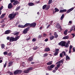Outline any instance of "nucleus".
<instances>
[{
	"label": "nucleus",
	"instance_id": "5fc2aeb1",
	"mask_svg": "<svg viewBox=\"0 0 75 75\" xmlns=\"http://www.w3.org/2000/svg\"><path fill=\"white\" fill-rule=\"evenodd\" d=\"M6 64H7V62H5V64L4 65V68H6Z\"/></svg>",
	"mask_w": 75,
	"mask_h": 75
},
{
	"label": "nucleus",
	"instance_id": "6e6552de",
	"mask_svg": "<svg viewBox=\"0 0 75 75\" xmlns=\"http://www.w3.org/2000/svg\"><path fill=\"white\" fill-rule=\"evenodd\" d=\"M74 9V8H71L69 9L67 11V13H70L71 11H72Z\"/></svg>",
	"mask_w": 75,
	"mask_h": 75
},
{
	"label": "nucleus",
	"instance_id": "e433bc0d",
	"mask_svg": "<svg viewBox=\"0 0 75 75\" xmlns=\"http://www.w3.org/2000/svg\"><path fill=\"white\" fill-rule=\"evenodd\" d=\"M64 17V14H63L60 18L61 20H62Z\"/></svg>",
	"mask_w": 75,
	"mask_h": 75
},
{
	"label": "nucleus",
	"instance_id": "ddd939ff",
	"mask_svg": "<svg viewBox=\"0 0 75 75\" xmlns=\"http://www.w3.org/2000/svg\"><path fill=\"white\" fill-rule=\"evenodd\" d=\"M53 62L52 61L49 62L48 63H47V65H52V64Z\"/></svg>",
	"mask_w": 75,
	"mask_h": 75
},
{
	"label": "nucleus",
	"instance_id": "864d4df0",
	"mask_svg": "<svg viewBox=\"0 0 75 75\" xmlns=\"http://www.w3.org/2000/svg\"><path fill=\"white\" fill-rule=\"evenodd\" d=\"M3 8V6H1V7L0 8V11H1Z\"/></svg>",
	"mask_w": 75,
	"mask_h": 75
},
{
	"label": "nucleus",
	"instance_id": "a18cd8bd",
	"mask_svg": "<svg viewBox=\"0 0 75 75\" xmlns=\"http://www.w3.org/2000/svg\"><path fill=\"white\" fill-rule=\"evenodd\" d=\"M19 34V32H18L17 33H15V34H14V35H18Z\"/></svg>",
	"mask_w": 75,
	"mask_h": 75
},
{
	"label": "nucleus",
	"instance_id": "0e129e2a",
	"mask_svg": "<svg viewBox=\"0 0 75 75\" xmlns=\"http://www.w3.org/2000/svg\"><path fill=\"white\" fill-rule=\"evenodd\" d=\"M10 37L8 36L7 37L6 39L8 40H10Z\"/></svg>",
	"mask_w": 75,
	"mask_h": 75
},
{
	"label": "nucleus",
	"instance_id": "f8f14e48",
	"mask_svg": "<svg viewBox=\"0 0 75 75\" xmlns=\"http://www.w3.org/2000/svg\"><path fill=\"white\" fill-rule=\"evenodd\" d=\"M33 60V57H31L28 59V62H30Z\"/></svg>",
	"mask_w": 75,
	"mask_h": 75
},
{
	"label": "nucleus",
	"instance_id": "f704fd0d",
	"mask_svg": "<svg viewBox=\"0 0 75 75\" xmlns=\"http://www.w3.org/2000/svg\"><path fill=\"white\" fill-rule=\"evenodd\" d=\"M60 64H58L57 65V67H55V68H57V69H58V68L60 67Z\"/></svg>",
	"mask_w": 75,
	"mask_h": 75
},
{
	"label": "nucleus",
	"instance_id": "c03bdc74",
	"mask_svg": "<svg viewBox=\"0 0 75 75\" xmlns=\"http://www.w3.org/2000/svg\"><path fill=\"white\" fill-rule=\"evenodd\" d=\"M12 53H11V52H10L8 53L7 55H8V56H11V55H12Z\"/></svg>",
	"mask_w": 75,
	"mask_h": 75
},
{
	"label": "nucleus",
	"instance_id": "69168bd1",
	"mask_svg": "<svg viewBox=\"0 0 75 75\" xmlns=\"http://www.w3.org/2000/svg\"><path fill=\"white\" fill-rule=\"evenodd\" d=\"M40 1H39L38 2H36L35 3L36 4H38V3H40Z\"/></svg>",
	"mask_w": 75,
	"mask_h": 75
},
{
	"label": "nucleus",
	"instance_id": "c9c22d12",
	"mask_svg": "<svg viewBox=\"0 0 75 75\" xmlns=\"http://www.w3.org/2000/svg\"><path fill=\"white\" fill-rule=\"evenodd\" d=\"M54 38V36L53 35H52L50 37V39L51 40H52Z\"/></svg>",
	"mask_w": 75,
	"mask_h": 75
},
{
	"label": "nucleus",
	"instance_id": "f3484780",
	"mask_svg": "<svg viewBox=\"0 0 75 75\" xmlns=\"http://www.w3.org/2000/svg\"><path fill=\"white\" fill-rule=\"evenodd\" d=\"M64 34L65 35H67L68 34V30L67 29L65 30L64 32Z\"/></svg>",
	"mask_w": 75,
	"mask_h": 75
},
{
	"label": "nucleus",
	"instance_id": "412c9836",
	"mask_svg": "<svg viewBox=\"0 0 75 75\" xmlns=\"http://www.w3.org/2000/svg\"><path fill=\"white\" fill-rule=\"evenodd\" d=\"M34 4V3L33 2H30L28 4V5L29 6H33Z\"/></svg>",
	"mask_w": 75,
	"mask_h": 75
},
{
	"label": "nucleus",
	"instance_id": "a878e982",
	"mask_svg": "<svg viewBox=\"0 0 75 75\" xmlns=\"http://www.w3.org/2000/svg\"><path fill=\"white\" fill-rule=\"evenodd\" d=\"M62 54L63 56H67V54H66V53H65V52L63 51L62 52Z\"/></svg>",
	"mask_w": 75,
	"mask_h": 75
},
{
	"label": "nucleus",
	"instance_id": "09e8293b",
	"mask_svg": "<svg viewBox=\"0 0 75 75\" xmlns=\"http://www.w3.org/2000/svg\"><path fill=\"white\" fill-rule=\"evenodd\" d=\"M30 39H31V38L29 37V38H26V40H27V41H28V40H30Z\"/></svg>",
	"mask_w": 75,
	"mask_h": 75
},
{
	"label": "nucleus",
	"instance_id": "9b49d317",
	"mask_svg": "<svg viewBox=\"0 0 75 75\" xmlns=\"http://www.w3.org/2000/svg\"><path fill=\"white\" fill-rule=\"evenodd\" d=\"M10 33V30H8L5 32L4 34H8Z\"/></svg>",
	"mask_w": 75,
	"mask_h": 75
},
{
	"label": "nucleus",
	"instance_id": "e2e57ef3",
	"mask_svg": "<svg viewBox=\"0 0 75 75\" xmlns=\"http://www.w3.org/2000/svg\"><path fill=\"white\" fill-rule=\"evenodd\" d=\"M59 28L60 29V31H62V28H61V26L59 27Z\"/></svg>",
	"mask_w": 75,
	"mask_h": 75
},
{
	"label": "nucleus",
	"instance_id": "1a4fd4ad",
	"mask_svg": "<svg viewBox=\"0 0 75 75\" xmlns=\"http://www.w3.org/2000/svg\"><path fill=\"white\" fill-rule=\"evenodd\" d=\"M20 38V36L16 35V36L15 38V41H17V40H18Z\"/></svg>",
	"mask_w": 75,
	"mask_h": 75
},
{
	"label": "nucleus",
	"instance_id": "79ce46f5",
	"mask_svg": "<svg viewBox=\"0 0 75 75\" xmlns=\"http://www.w3.org/2000/svg\"><path fill=\"white\" fill-rule=\"evenodd\" d=\"M18 70V74H20V73H21L22 72V71L21 70Z\"/></svg>",
	"mask_w": 75,
	"mask_h": 75
},
{
	"label": "nucleus",
	"instance_id": "c85d7f7f",
	"mask_svg": "<svg viewBox=\"0 0 75 75\" xmlns=\"http://www.w3.org/2000/svg\"><path fill=\"white\" fill-rule=\"evenodd\" d=\"M6 15V13H4V14H2V15L0 16L1 18H3V17H4V16Z\"/></svg>",
	"mask_w": 75,
	"mask_h": 75
},
{
	"label": "nucleus",
	"instance_id": "20e7f679",
	"mask_svg": "<svg viewBox=\"0 0 75 75\" xmlns=\"http://www.w3.org/2000/svg\"><path fill=\"white\" fill-rule=\"evenodd\" d=\"M59 49H55V52L54 53V56H57V55H58V53H59Z\"/></svg>",
	"mask_w": 75,
	"mask_h": 75
},
{
	"label": "nucleus",
	"instance_id": "b1692460",
	"mask_svg": "<svg viewBox=\"0 0 75 75\" xmlns=\"http://www.w3.org/2000/svg\"><path fill=\"white\" fill-rule=\"evenodd\" d=\"M12 64H13V62H9V63H8V67H10V66H11V65H12Z\"/></svg>",
	"mask_w": 75,
	"mask_h": 75
},
{
	"label": "nucleus",
	"instance_id": "680f3d73",
	"mask_svg": "<svg viewBox=\"0 0 75 75\" xmlns=\"http://www.w3.org/2000/svg\"><path fill=\"white\" fill-rule=\"evenodd\" d=\"M48 41V38H46L45 40V42H47V41Z\"/></svg>",
	"mask_w": 75,
	"mask_h": 75
},
{
	"label": "nucleus",
	"instance_id": "aec40b11",
	"mask_svg": "<svg viewBox=\"0 0 75 75\" xmlns=\"http://www.w3.org/2000/svg\"><path fill=\"white\" fill-rule=\"evenodd\" d=\"M60 26V25L59 24V23H57L56 25V28H58H58H59V27Z\"/></svg>",
	"mask_w": 75,
	"mask_h": 75
},
{
	"label": "nucleus",
	"instance_id": "5701e85b",
	"mask_svg": "<svg viewBox=\"0 0 75 75\" xmlns=\"http://www.w3.org/2000/svg\"><path fill=\"white\" fill-rule=\"evenodd\" d=\"M70 59V57H69L68 55H67L66 57V60L68 61V60H69Z\"/></svg>",
	"mask_w": 75,
	"mask_h": 75
},
{
	"label": "nucleus",
	"instance_id": "052dcab7",
	"mask_svg": "<svg viewBox=\"0 0 75 75\" xmlns=\"http://www.w3.org/2000/svg\"><path fill=\"white\" fill-rule=\"evenodd\" d=\"M43 35L44 36V37H46V36H47V34L45 33H44L43 34Z\"/></svg>",
	"mask_w": 75,
	"mask_h": 75
},
{
	"label": "nucleus",
	"instance_id": "393cba45",
	"mask_svg": "<svg viewBox=\"0 0 75 75\" xmlns=\"http://www.w3.org/2000/svg\"><path fill=\"white\" fill-rule=\"evenodd\" d=\"M18 70H16L15 71L13 72V74L14 75H17V74H18Z\"/></svg>",
	"mask_w": 75,
	"mask_h": 75
},
{
	"label": "nucleus",
	"instance_id": "c756f323",
	"mask_svg": "<svg viewBox=\"0 0 75 75\" xmlns=\"http://www.w3.org/2000/svg\"><path fill=\"white\" fill-rule=\"evenodd\" d=\"M54 10H55V13H56V12H58V11H59V10L57 8H55Z\"/></svg>",
	"mask_w": 75,
	"mask_h": 75
},
{
	"label": "nucleus",
	"instance_id": "a211bd4d",
	"mask_svg": "<svg viewBox=\"0 0 75 75\" xmlns=\"http://www.w3.org/2000/svg\"><path fill=\"white\" fill-rule=\"evenodd\" d=\"M54 35V38H58V35L57 34V32H55Z\"/></svg>",
	"mask_w": 75,
	"mask_h": 75
},
{
	"label": "nucleus",
	"instance_id": "f257e3e1",
	"mask_svg": "<svg viewBox=\"0 0 75 75\" xmlns=\"http://www.w3.org/2000/svg\"><path fill=\"white\" fill-rule=\"evenodd\" d=\"M18 14V12H15L14 13V12H13L11 14H9L8 16L9 18H10V20H13L14 18L16 17V16H17Z\"/></svg>",
	"mask_w": 75,
	"mask_h": 75
},
{
	"label": "nucleus",
	"instance_id": "37998d69",
	"mask_svg": "<svg viewBox=\"0 0 75 75\" xmlns=\"http://www.w3.org/2000/svg\"><path fill=\"white\" fill-rule=\"evenodd\" d=\"M5 47V45H4V44H2L1 45V48H2V49H3L4 48V47Z\"/></svg>",
	"mask_w": 75,
	"mask_h": 75
},
{
	"label": "nucleus",
	"instance_id": "cd10ccee",
	"mask_svg": "<svg viewBox=\"0 0 75 75\" xmlns=\"http://www.w3.org/2000/svg\"><path fill=\"white\" fill-rule=\"evenodd\" d=\"M28 32H27V30L24 29V30L23 31V34H26Z\"/></svg>",
	"mask_w": 75,
	"mask_h": 75
},
{
	"label": "nucleus",
	"instance_id": "4c0bfd02",
	"mask_svg": "<svg viewBox=\"0 0 75 75\" xmlns=\"http://www.w3.org/2000/svg\"><path fill=\"white\" fill-rule=\"evenodd\" d=\"M66 48H68L69 47V44L67 43L66 45H65V46H64Z\"/></svg>",
	"mask_w": 75,
	"mask_h": 75
},
{
	"label": "nucleus",
	"instance_id": "bb28decb",
	"mask_svg": "<svg viewBox=\"0 0 75 75\" xmlns=\"http://www.w3.org/2000/svg\"><path fill=\"white\" fill-rule=\"evenodd\" d=\"M14 3L16 4L17 5L18 4H19L20 2L18 1H14Z\"/></svg>",
	"mask_w": 75,
	"mask_h": 75
},
{
	"label": "nucleus",
	"instance_id": "423d86ee",
	"mask_svg": "<svg viewBox=\"0 0 75 75\" xmlns=\"http://www.w3.org/2000/svg\"><path fill=\"white\" fill-rule=\"evenodd\" d=\"M9 41L10 42H13L14 41H16V40H15V38H14L13 37H10Z\"/></svg>",
	"mask_w": 75,
	"mask_h": 75
},
{
	"label": "nucleus",
	"instance_id": "2eb2a0df",
	"mask_svg": "<svg viewBox=\"0 0 75 75\" xmlns=\"http://www.w3.org/2000/svg\"><path fill=\"white\" fill-rule=\"evenodd\" d=\"M67 9H63L60 10L59 13H64V12H66Z\"/></svg>",
	"mask_w": 75,
	"mask_h": 75
},
{
	"label": "nucleus",
	"instance_id": "338daca9",
	"mask_svg": "<svg viewBox=\"0 0 75 75\" xmlns=\"http://www.w3.org/2000/svg\"><path fill=\"white\" fill-rule=\"evenodd\" d=\"M71 35H73V37H75V34H74V33H72L71 34Z\"/></svg>",
	"mask_w": 75,
	"mask_h": 75
},
{
	"label": "nucleus",
	"instance_id": "72a5a7b5",
	"mask_svg": "<svg viewBox=\"0 0 75 75\" xmlns=\"http://www.w3.org/2000/svg\"><path fill=\"white\" fill-rule=\"evenodd\" d=\"M47 5H45L42 6V9L43 10H44V9H45L46 8V7H47Z\"/></svg>",
	"mask_w": 75,
	"mask_h": 75
},
{
	"label": "nucleus",
	"instance_id": "4d7b16f0",
	"mask_svg": "<svg viewBox=\"0 0 75 75\" xmlns=\"http://www.w3.org/2000/svg\"><path fill=\"white\" fill-rule=\"evenodd\" d=\"M63 55H62V53H61L60 54V57H61L62 58V57L63 56Z\"/></svg>",
	"mask_w": 75,
	"mask_h": 75
},
{
	"label": "nucleus",
	"instance_id": "7c9ffc66",
	"mask_svg": "<svg viewBox=\"0 0 75 75\" xmlns=\"http://www.w3.org/2000/svg\"><path fill=\"white\" fill-rule=\"evenodd\" d=\"M18 27H20V28H24V25H18Z\"/></svg>",
	"mask_w": 75,
	"mask_h": 75
},
{
	"label": "nucleus",
	"instance_id": "39448f33",
	"mask_svg": "<svg viewBox=\"0 0 75 75\" xmlns=\"http://www.w3.org/2000/svg\"><path fill=\"white\" fill-rule=\"evenodd\" d=\"M36 25H37V23L35 22L32 23H30V27H33L34 28L36 26Z\"/></svg>",
	"mask_w": 75,
	"mask_h": 75
},
{
	"label": "nucleus",
	"instance_id": "49530a36",
	"mask_svg": "<svg viewBox=\"0 0 75 75\" xmlns=\"http://www.w3.org/2000/svg\"><path fill=\"white\" fill-rule=\"evenodd\" d=\"M8 74H9L10 75H13V73H12L10 71H8Z\"/></svg>",
	"mask_w": 75,
	"mask_h": 75
},
{
	"label": "nucleus",
	"instance_id": "6ab92c4d",
	"mask_svg": "<svg viewBox=\"0 0 75 75\" xmlns=\"http://www.w3.org/2000/svg\"><path fill=\"white\" fill-rule=\"evenodd\" d=\"M50 49L49 47L46 48L45 50V51H50Z\"/></svg>",
	"mask_w": 75,
	"mask_h": 75
},
{
	"label": "nucleus",
	"instance_id": "774afa93",
	"mask_svg": "<svg viewBox=\"0 0 75 75\" xmlns=\"http://www.w3.org/2000/svg\"><path fill=\"white\" fill-rule=\"evenodd\" d=\"M73 52H75V47H74L73 48Z\"/></svg>",
	"mask_w": 75,
	"mask_h": 75
},
{
	"label": "nucleus",
	"instance_id": "4468645a",
	"mask_svg": "<svg viewBox=\"0 0 75 75\" xmlns=\"http://www.w3.org/2000/svg\"><path fill=\"white\" fill-rule=\"evenodd\" d=\"M28 26H30V23H27L24 25V28L25 27H27Z\"/></svg>",
	"mask_w": 75,
	"mask_h": 75
},
{
	"label": "nucleus",
	"instance_id": "de8ad7c7",
	"mask_svg": "<svg viewBox=\"0 0 75 75\" xmlns=\"http://www.w3.org/2000/svg\"><path fill=\"white\" fill-rule=\"evenodd\" d=\"M51 2H52V0H49L48 2L49 4H50Z\"/></svg>",
	"mask_w": 75,
	"mask_h": 75
},
{
	"label": "nucleus",
	"instance_id": "ea45409f",
	"mask_svg": "<svg viewBox=\"0 0 75 75\" xmlns=\"http://www.w3.org/2000/svg\"><path fill=\"white\" fill-rule=\"evenodd\" d=\"M20 8V6L17 7L15 9L16 11H17V10H18Z\"/></svg>",
	"mask_w": 75,
	"mask_h": 75
},
{
	"label": "nucleus",
	"instance_id": "bf43d9fd",
	"mask_svg": "<svg viewBox=\"0 0 75 75\" xmlns=\"http://www.w3.org/2000/svg\"><path fill=\"white\" fill-rule=\"evenodd\" d=\"M16 0H10L11 3H13V2H14Z\"/></svg>",
	"mask_w": 75,
	"mask_h": 75
},
{
	"label": "nucleus",
	"instance_id": "0eeeda50",
	"mask_svg": "<svg viewBox=\"0 0 75 75\" xmlns=\"http://www.w3.org/2000/svg\"><path fill=\"white\" fill-rule=\"evenodd\" d=\"M64 61V59H62L61 60L59 61L58 62H57L56 64H61V63H62Z\"/></svg>",
	"mask_w": 75,
	"mask_h": 75
},
{
	"label": "nucleus",
	"instance_id": "8fccbe9b",
	"mask_svg": "<svg viewBox=\"0 0 75 75\" xmlns=\"http://www.w3.org/2000/svg\"><path fill=\"white\" fill-rule=\"evenodd\" d=\"M48 56V54L45 53L44 54V57H47Z\"/></svg>",
	"mask_w": 75,
	"mask_h": 75
},
{
	"label": "nucleus",
	"instance_id": "13d9d810",
	"mask_svg": "<svg viewBox=\"0 0 75 75\" xmlns=\"http://www.w3.org/2000/svg\"><path fill=\"white\" fill-rule=\"evenodd\" d=\"M73 46H72V45H71L69 46V49L70 50H71Z\"/></svg>",
	"mask_w": 75,
	"mask_h": 75
},
{
	"label": "nucleus",
	"instance_id": "473e14b6",
	"mask_svg": "<svg viewBox=\"0 0 75 75\" xmlns=\"http://www.w3.org/2000/svg\"><path fill=\"white\" fill-rule=\"evenodd\" d=\"M38 49V47L37 46H35L33 47V49L35 50H37Z\"/></svg>",
	"mask_w": 75,
	"mask_h": 75
},
{
	"label": "nucleus",
	"instance_id": "f03ea898",
	"mask_svg": "<svg viewBox=\"0 0 75 75\" xmlns=\"http://www.w3.org/2000/svg\"><path fill=\"white\" fill-rule=\"evenodd\" d=\"M55 67L54 64H52L50 66H48L47 67V69L48 71H52V68H54Z\"/></svg>",
	"mask_w": 75,
	"mask_h": 75
},
{
	"label": "nucleus",
	"instance_id": "603ef678",
	"mask_svg": "<svg viewBox=\"0 0 75 75\" xmlns=\"http://www.w3.org/2000/svg\"><path fill=\"white\" fill-rule=\"evenodd\" d=\"M36 39L35 38H33L32 39V41L33 42H35V41H36Z\"/></svg>",
	"mask_w": 75,
	"mask_h": 75
},
{
	"label": "nucleus",
	"instance_id": "4be33fe9",
	"mask_svg": "<svg viewBox=\"0 0 75 75\" xmlns=\"http://www.w3.org/2000/svg\"><path fill=\"white\" fill-rule=\"evenodd\" d=\"M68 38H69V36L68 35L66 36H64L63 38V40H65L66 39H68Z\"/></svg>",
	"mask_w": 75,
	"mask_h": 75
},
{
	"label": "nucleus",
	"instance_id": "a19ab883",
	"mask_svg": "<svg viewBox=\"0 0 75 75\" xmlns=\"http://www.w3.org/2000/svg\"><path fill=\"white\" fill-rule=\"evenodd\" d=\"M28 70L29 71H30V70H33V67H29L28 69Z\"/></svg>",
	"mask_w": 75,
	"mask_h": 75
},
{
	"label": "nucleus",
	"instance_id": "7ed1b4c3",
	"mask_svg": "<svg viewBox=\"0 0 75 75\" xmlns=\"http://www.w3.org/2000/svg\"><path fill=\"white\" fill-rule=\"evenodd\" d=\"M66 44V42L64 41H61L59 43V45H61L62 47H64Z\"/></svg>",
	"mask_w": 75,
	"mask_h": 75
},
{
	"label": "nucleus",
	"instance_id": "3c124183",
	"mask_svg": "<svg viewBox=\"0 0 75 75\" xmlns=\"http://www.w3.org/2000/svg\"><path fill=\"white\" fill-rule=\"evenodd\" d=\"M4 55H7L8 53L7 52H5L3 53Z\"/></svg>",
	"mask_w": 75,
	"mask_h": 75
},
{
	"label": "nucleus",
	"instance_id": "dca6fc26",
	"mask_svg": "<svg viewBox=\"0 0 75 75\" xmlns=\"http://www.w3.org/2000/svg\"><path fill=\"white\" fill-rule=\"evenodd\" d=\"M30 71L28 69L26 70H25L23 71V73L24 74H28V73Z\"/></svg>",
	"mask_w": 75,
	"mask_h": 75
},
{
	"label": "nucleus",
	"instance_id": "6e6d98bb",
	"mask_svg": "<svg viewBox=\"0 0 75 75\" xmlns=\"http://www.w3.org/2000/svg\"><path fill=\"white\" fill-rule=\"evenodd\" d=\"M42 36V35H39L38 36V38H41Z\"/></svg>",
	"mask_w": 75,
	"mask_h": 75
},
{
	"label": "nucleus",
	"instance_id": "58836bf2",
	"mask_svg": "<svg viewBox=\"0 0 75 75\" xmlns=\"http://www.w3.org/2000/svg\"><path fill=\"white\" fill-rule=\"evenodd\" d=\"M30 28L29 27H28L26 28L25 29V30L27 31V32L29 30H30Z\"/></svg>",
	"mask_w": 75,
	"mask_h": 75
},
{
	"label": "nucleus",
	"instance_id": "2f4dec72",
	"mask_svg": "<svg viewBox=\"0 0 75 75\" xmlns=\"http://www.w3.org/2000/svg\"><path fill=\"white\" fill-rule=\"evenodd\" d=\"M50 6L49 5L47 6L46 8L45 9V10H48L49 8H50Z\"/></svg>",
	"mask_w": 75,
	"mask_h": 75
},
{
	"label": "nucleus",
	"instance_id": "9d476101",
	"mask_svg": "<svg viewBox=\"0 0 75 75\" xmlns=\"http://www.w3.org/2000/svg\"><path fill=\"white\" fill-rule=\"evenodd\" d=\"M13 7V5L11 3H10L8 5V8L9 9H11Z\"/></svg>",
	"mask_w": 75,
	"mask_h": 75
}]
</instances>
